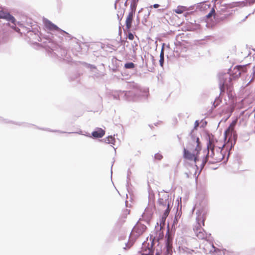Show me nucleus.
<instances>
[{
	"mask_svg": "<svg viewBox=\"0 0 255 255\" xmlns=\"http://www.w3.org/2000/svg\"><path fill=\"white\" fill-rule=\"evenodd\" d=\"M208 152L203 157L199 164L200 168L202 169L205 164L208 162L211 164H215L221 162L224 158L226 151L212 149H207Z\"/></svg>",
	"mask_w": 255,
	"mask_h": 255,
	"instance_id": "obj_1",
	"label": "nucleus"
},
{
	"mask_svg": "<svg viewBox=\"0 0 255 255\" xmlns=\"http://www.w3.org/2000/svg\"><path fill=\"white\" fill-rule=\"evenodd\" d=\"M196 218L197 224L194 229L196 236L199 239L203 240L207 238V234L202 226H205V221L206 219V213L199 212Z\"/></svg>",
	"mask_w": 255,
	"mask_h": 255,
	"instance_id": "obj_2",
	"label": "nucleus"
},
{
	"mask_svg": "<svg viewBox=\"0 0 255 255\" xmlns=\"http://www.w3.org/2000/svg\"><path fill=\"white\" fill-rule=\"evenodd\" d=\"M199 151H192L184 148L183 157L185 159L189 161H193L195 166L197 168H200L199 164L202 158L199 157Z\"/></svg>",
	"mask_w": 255,
	"mask_h": 255,
	"instance_id": "obj_3",
	"label": "nucleus"
},
{
	"mask_svg": "<svg viewBox=\"0 0 255 255\" xmlns=\"http://www.w3.org/2000/svg\"><path fill=\"white\" fill-rule=\"evenodd\" d=\"M188 150L192 151H200L201 147L200 146V142L199 137L192 136L188 140L186 148Z\"/></svg>",
	"mask_w": 255,
	"mask_h": 255,
	"instance_id": "obj_4",
	"label": "nucleus"
},
{
	"mask_svg": "<svg viewBox=\"0 0 255 255\" xmlns=\"http://www.w3.org/2000/svg\"><path fill=\"white\" fill-rule=\"evenodd\" d=\"M225 146V144L222 140L210 138L207 145V149L226 151L224 149Z\"/></svg>",
	"mask_w": 255,
	"mask_h": 255,
	"instance_id": "obj_5",
	"label": "nucleus"
},
{
	"mask_svg": "<svg viewBox=\"0 0 255 255\" xmlns=\"http://www.w3.org/2000/svg\"><path fill=\"white\" fill-rule=\"evenodd\" d=\"M233 79L231 76L227 77V75H225L224 77V81L220 84V88L221 93L225 92L226 90L230 92L232 91L233 83L232 81Z\"/></svg>",
	"mask_w": 255,
	"mask_h": 255,
	"instance_id": "obj_6",
	"label": "nucleus"
},
{
	"mask_svg": "<svg viewBox=\"0 0 255 255\" xmlns=\"http://www.w3.org/2000/svg\"><path fill=\"white\" fill-rule=\"evenodd\" d=\"M237 121H233L229 127L228 128L225 132V138L226 139L227 138H229V140H230L231 136L232 135L235 136V127L236 125Z\"/></svg>",
	"mask_w": 255,
	"mask_h": 255,
	"instance_id": "obj_7",
	"label": "nucleus"
},
{
	"mask_svg": "<svg viewBox=\"0 0 255 255\" xmlns=\"http://www.w3.org/2000/svg\"><path fill=\"white\" fill-rule=\"evenodd\" d=\"M134 36L132 33L131 32H129L127 36L126 41L125 43H127V44L126 45L127 47H129L130 48H135L137 46V42L135 41Z\"/></svg>",
	"mask_w": 255,
	"mask_h": 255,
	"instance_id": "obj_8",
	"label": "nucleus"
},
{
	"mask_svg": "<svg viewBox=\"0 0 255 255\" xmlns=\"http://www.w3.org/2000/svg\"><path fill=\"white\" fill-rule=\"evenodd\" d=\"M44 24L45 27L48 30L51 31H57L60 32L67 34L65 31L59 28L56 25L52 23L50 20L45 19L44 20Z\"/></svg>",
	"mask_w": 255,
	"mask_h": 255,
	"instance_id": "obj_9",
	"label": "nucleus"
},
{
	"mask_svg": "<svg viewBox=\"0 0 255 255\" xmlns=\"http://www.w3.org/2000/svg\"><path fill=\"white\" fill-rule=\"evenodd\" d=\"M170 200L168 196H165L164 198H160L158 200V203L161 208H166L165 209H170Z\"/></svg>",
	"mask_w": 255,
	"mask_h": 255,
	"instance_id": "obj_10",
	"label": "nucleus"
},
{
	"mask_svg": "<svg viewBox=\"0 0 255 255\" xmlns=\"http://www.w3.org/2000/svg\"><path fill=\"white\" fill-rule=\"evenodd\" d=\"M134 12L133 10H131L129 13L127 17L126 20V30L128 31L131 27V24L133 20Z\"/></svg>",
	"mask_w": 255,
	"mask_h": 255,
	"instance_id": "obj_11",
	"label": "nucleus"
},
{
	"mask_svg": "<svg viewBox=\"0 0 255 255\" xmlns=\"http://www.w3.org/2000/svg\"><path fill=\"white\" fill-rule=\"evenodd\" d=\"M0 18L5 19L11 21L12 23L15 22V19L13 16L3 10H0Z\"/></svg>",
	"mask_w": 255,
	"mask_h": 255,
	"instance_id": "obj_12",
	"label": "nucleus"
},
{
	"mask_svg": "<svg viewBox=\"0 0 255 255\" xmlns=\"http://www.w3.org/2000/svg\"><path fill=\"white\" fill-rule=\"evenodd\" d=\"M241 74V71L238 67V66L235 67L232 70L230 71V76L234 79L239 78Z\"/></svg>",
	"mask_w": 255,
	"mask_h": 255,
	"instance_id": "obj_13",
	"label": "nucleus"
},
{
	"mask_svg": "<svg viewBox=\"0 0 255 255\" xmlns=\"http://www.w3.org/2000/svg\"><path fill=\"white\" fill-rule=\"evenodd\" d=\"M105 134L104 130L101 128H98L95 131L92 133V136L95 138H101L103 137Z\"/></svg>",
	"mask_w": 255,
	"mask_h": 255,
	"instance_id": "obj_14",
	"label": "nucleus"
},
{
	"mask_svg": "<svg viewBox=\"0 0 255 255\" xmlns=\"http://www.w3.org/2000/svg\"><path fill=\"white\" fill-rule=\"evenodd\" d=\"M146 227L141 224H138L134 228V231L138 234H142L146 230Z\"/></svg>",
	"mask_w": 255,
	"mask_h": 255,
	"instance_id": "obj_15",
	"label": "nucleus"
},
{
	"mask_svg": "<svg viewBox=\"0 0 255 255\" xmlns=\"http://www.w3.org/2000/svg\"><path fill=\"white\" fill-rule=\"evenodd\" d=\"M188 10L189 8L187 6L178 5L176 8L173 9V11L177 14H182Z\"/></svg>",
	"mask_w": 255,
	"mask_h": 255,
	"instance_id": "obj_16",
	"label": "nucleus"
},
{
	"mask_svg": "<svg viewBox=\"0 0 255 255\" xmlns=\"http://www.w3.org/2000/svg\"><path fill=\"white\" fill-rule=\"evenodd\" d=\"M170 211V209H165L161 218V222L163 223V224H164L166 219L169 214Z\"/></svg>",
	"mask_w": 255,
	"mask_h": 255,
	"instance_id": "obj_17",
	"label": "nucleus"
},
{
	"mask_svg": "<svg viewBox=\"0 0 255 255\" xmlns=\"http://www.w3.org/2000/svg\"><path fill=\"white\" fill-rule=\"evenodd\" d=\"M213 248L214 249V251H211L213 255H219L220 254H221L222 252H224L223 250H221L218 248H216L213 245Z\"/></svg>",
	"mask_w": 255,
	"mask_h": 255,
	"instance_id": "obj_18",
	"label": "nucleus"
},
{
	"mask_svg": "<svg viewBox=\"0 0 255 255\" xmlns=\"http://www.w3.org/2000/svg\"><path fill=\"white\" fill-rule=\"evenodd\" d=\"M105 140L107 143L114 144L115 141V139L112 136H109L105 139Z\"/></svg>",
	"mask_w": 255,
	"mask_h": 255,
	"instance_id": "obj_19",
	"label": "nucleus"
},
{
	"mask_svg": "<svg viewBox=\"0 0 255 255\" xmlns=\"http://www.w3.org/2000/svg\"><path fill=\"white\" fill-rule=\"evenodd\" d=\"M160 64L161 66L163 65L164 62V49H161L160 54Z\"/></svg>",
	"mask_w": 255,
	"mask_h": 255,
	"instance_id": "obj_20",
	"label": "nucleus"
},
{
	"mask_svg": "<svg viewBox=\"0 0 255 255\" xmlns=\"http://www.w3.org/2000/svg\"><path fill=\"white\" fill-rule=\"evenodd\" d=\"M216 14L215 10L214 7H213L211 10L210 12L206 15L207 18H210L212 16H215Z\"/></svg>",
	"mask_w": 255,
	"mask_h": 255,
	"instance_id": "obj_21",
	"label": "nucleus"
},
{
	"mask_svg": "<svg viewBox=\"0 0 255 255\" xmlns=\"http://www.w3.org/2000/svg\"><path fill=\"white\" fill-rule=\"evenodd\" d=\"M134 66L132 62H129L125 64V67L126 69H132L134 67Z\"/></svg>",
	"mask_w": 255,
	"mask_h": 255,
	"instance_id": "obj_22",
	"label": "nucleus"
},
{
	"mask_svg": "<svg viewBox=\"0 0 255 255\" xmlns=\"http://www.w3.org/2000/svg\"><path fill=\"white\" fill-rule=\"evenodd\" d=\"M238 67H239V69L241 71V72H246L247 71L246 65H238Z\"/></svg>",
	"mask_w": 255,
	"mask_h": 255,
	"instance_id": "obj_23",
	"label": "nucleus"
},
{
	"mask_svg": "<svg viewBox=\"0 0 255 255\" xmlns=\"http://www.w3.org/2000/svg\"><path fill=\"white\" fill-rule=\"evenodd\" d=\"M155 159L158 160H160L162 159L163 156L161 153H157L154 155Z\"/></svg>",
	"mask_w": 255,
	"mask_h": 255,
	"instance_id": "obj_24",
	"label": "nucleus"
},
{
	"mask_svg": "<svg viewBox=\"0 0 255 255\" xmlns=\"http://www.w3.org/2000/svg\"><path fill=\"white\" fill-rule=\"evenodd\" d=\"M170 249L169 245H168V246L167 247V249H166L165 253V255H171V254L170 253Z\"/></svg>",
	"mask_w": 255,
	"mask_h": 255,
	"instance_id": "obj_25",
	"label": "nucleus"
},
{
	"mask_svg": "<svg viewBox=\"0 0 255 255\" xmlns=\"http://www.w3.org/2000/svg\"><path fill=\"white\" fill-rule=\"evenodd\" d=\"M159 5L158 4H153V5H151V6H150V7H151H151H153L154 8H156L159 7Z\"/></svg>",
	"mask_w": 255,
	"mask_h": 255,
	"instance_id": "obj_26",
	"label": "nucleus"
},
{
	"mask_svg": "<svg viewBox=\"0 0 255 255\" xmlns=\"http://www.w3.org/2000/svg\"><path fill=\"white\" fill-rule=\"evenodd\" d=\"M246 1L249 2L250 3H254L255 0H245Z\"/></svg>",
	"mask_w": 255,
	"mask_h": 255,
	"instance_id": "obj_27",
	"label": "nucleus"
},
{
	"mask_svg": "<svg viewBox=\"0 0 255 255\" xmlns=\"http://www.w3.org/2000/svg\"><path fill=\"white\" fill-rule=\"evenodd\" d=\"M142 255H153V253L151 251L149 250V253L148 254H143Z\"/></svg>",
	"mask_w": 255,
	"mask_h": 255,
	"instance_id": "obj_28",
	"label": "nucleus"
},
{
	"mask_svg": "<svg viewBox=\"0 0 255 255\" xmlns=\"http://www.w3.org/2000/svg\"><path fill=\"white\" fill-rule=\"evenodd\" d=\"M13 23L14 25H12V26H11V27H12V28H14L15 30H16V27H15V25H15V22H14V23Z\"/></svg>",
	"mask_w": 255,
	"mask_h": 255,
	"instance_id": "obj_29",
	"label": "nucleus"
},
{
	"mask_svg": "<svg viewBox=\"0 0 255 255\" xmlns=\"http://www.w3.org/2000/svg\"><path fill=\"white\" fill-rule=\"evenodd\" d=\"M205 5V7H206V6H207L208 7H210V4H206V3H204L203 4V5Z\"/></svg>",
	"mask_w": 255,
	"mask_h": 255,
	"instance_id": "obj_30",
	"label": "nucleus"
},
{
	"mask_svg": "<svg viewBox=\"0 0 255 255\" xmlns=\"http://www.w3.org/2000/svg\"><path fill=\"white\" fill-rule=\"evenodd\" d=\"M196 125H197V126H198V121H196Z\"/></svg>",
	"mask_w": 255,
	"mask_h": 255,
	"instance_id": "obj_31",
	"label": "nucleus"
},
{
	"mask_svg": "<svg viewBox=\"0 0 255 255\" xmlns=\"http://www.w3.org/2000/svg\"><path fill=\"white\" fill-rule=\"evenodd\" d=\"M156 255H159V253H157L156 254Z\"/></svg>",
	"mask_w": 255,
	"mask_h": 255,
	"instance_id": "obj_32",
	"label": "nucleus"
}]
</instances>
